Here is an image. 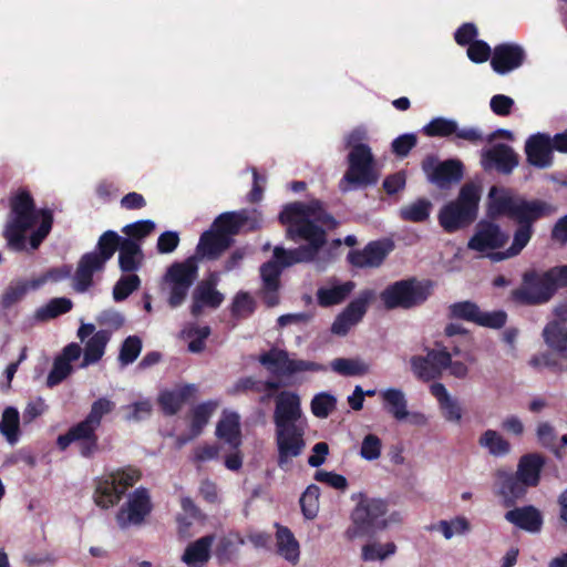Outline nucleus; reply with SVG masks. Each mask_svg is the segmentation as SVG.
Instances as JSON below:
<instances>
[{"label":"nucleus","mask_w":567,"mask_h":567,"mask_svg":"<svg viewBox=\"0 0 567 567\" xmlns=\"http://www.w3.org/2000/svg\"><path fill=\"white\" fill-rule=\"evenodd\" d=\"M488 198L489 216H506L516 225L511 246L505 251L489 254L493 261L518 256L533 238L535 223L548 217L554 210L545 200L514 196L496 186L489 189Z\"/></svg>","instance_id":"obj_1"},{"label":"nucleus","mask_w":567,"mask_h":567,"mask_svg":"<svg viewBox=\"0 0 567 567\" xmlns=\"http://www.w3.org/2000/svg\"><path fill=\"white\" fill-rule=\"evenodd\" d=\"M277 465L288 470L292 460L299 457L306 449L307 420L301 409L300 396L292 391H281L275 396L272 414Z\"/></svg>","instance_id":"obj_2"},{"label":"nucleus","mask_w":567,"mask_h":567,"mask_svg":"<svg viewBox=\"0 0 567 567\" xmlns=\"http://www.w3.org/2000/svg\"><path fill=\"white\" fill-rule=\"evenodd\" d=\"M559 288H567V265L545 271L528 269L522 275L520 286L511 291V299L520 306H540L550 301Z\"/></svg>","instance_id":"obj_3"},{"label":"nucleus","mask_w":567,"mask_h":567,"mask_svg":"<svg viewBox=\"0 0 567 567\" xmlns=\"http://www.w3.org/2000/svg\"><path fill=\"white\" fill-rule=\"evenodd\" d=\"M481 190L473 183L464 184L456 199L445 204L439 212V224L444 231L452 234L472 225L478 214Z\"/></svg>","instance_id":"obj_4"},{"label":"nucleus","mask_w":567,"mask_h":567,"mask_svg":"<svg viewBox=\"0 0 567 567\" xmlns=\"http://www.w3.org/2000/svg\"><path fill=\"white\" fill-rule=\"evenodd\" d=\"M348 168L339 188L342 193L375 186L380 178L374 155L369 145H357L348 153Z\"/></svg>","instance_id":"obj_5"},{"label":"nucleus","mask_w":567,"mask_h":567,"mask_svg":"<svg viewBox=\"0 0 567 567\" xmlns=\"http://www.w3.org/2000/svg\"><path fill=\"white\" fill-rule=\"evenodd\" d=\"M359 502L351 513V525L346 530V537L353 540L358 537L372 536L378 530L388 528V503L381 498H372L360 493Z\"/></svg>","instance_id":"obj_6"},{"label":"nucleus","mask_w":567,"mask_h":567,"mask_svg":"<svg viewBox=\"0 0 567 567\" xmlns=\"http://www.w3.org/2000/svg\"><path fill=\"white\" fill-rule=\"evenodd\" d=\"M11 218L4 228L8 246L16 251L27 248L25 233L33 227L38 219L35 204L28 190H20L11 198Z\"/></svg>","instance_id":"obj_7"},{"label":"nucleus","mask_w":567,"mask_h":567,"mask_svg":"<svg viewBox=\"0 0 567 567\" xmlns=\"http://www.w3.org/2000/svg\"><path fill=\"white\" fill-rule=\"evenodd\" d=\"M301 215L298 206L284 207L278 219L282 225L287 226V238L293 241H307L306 245H301L300 247L306 248L310 255L317 258L320 250L327 244V233L321 226L317 225L315 220Z\"/></svg>","instance_id":"obj_8"},{"label":"nucleus","mask_w":567,"mask_h":567,"mask_svg":"<svg viewBox=\"0 0 567 567\" xmlns=\"http://www.w3.org/2000/svg\"><path fill=\"white\" fill-rule=\"evenodd\" d=\"M425 355H412L410 359L411 371L422 382H430L442 378L443 371L450 369V373L458 379H464L468 368L461 361H452V353L446 348L425 349Z\"/></svg>","instance_id":"obj_9"},{"label":"nucleus","mask_w":567,"mask_h":567,"mask_svg":"<svg viewBox=\"0 0 567 567\" xmlns=\"http://www.w3.org/2000/svg\"><path fill=\"white\" fill-rule=\"evenodd\" d=\"M431 280L408 278L390 284L381 293L380 299L386 310H409L423 305L432 295Z\"/></svg>","instance_id":"obj_10"},{"label":"nucleus","mask_w":567,"mask_h":567,"mask_svg":"<svg viewBox=\"0 0 567 567\" xmlns=\"http://www.w3.org/2000/svg\"><path fill=\"white\" fill-rule=\"evenodd\" d=\"M197 274L198 267L194 257L182 262H174L168 267L164 280L169 288L167 303L171 308L174 309L183 305Z\"/></svg>","instance_id":"obj_11"},{"label":"nucleus","mask_w":567,"mask_h":567,"mask_svg":"<svg viewBox=\"0 0 567 567\" xmlns=\"http://www.w3.org/2000/svg\"><path fill=\"white\" fill-rule=\"evenodd\" d=\"M262 215L256 208H243L234 212H225L218 215L212 224L219 234L228 239L238 235L241 230L256 231L261 228Z\"/></svg>","instance_id":"obj_12"},{"label":"nucleus","mask_w":567,"mask_h":567,"mask_svg":"<svg viewBox=\"0 0 567 567\" xmlns=\"http://www.w3.org/2000/svg\"><path fill=\"white\" fill-rule=\"evenodd\" d=\"M97 430V426L83 419L64 434L58 436L56 446L59 450L65 451L75 443L82 457L92 458L100 451Z\"/></svg>","instance_id":"obj_13"},{"label":"nucleus","mask_w":567,"mask_h":567,"mask_svg":"<svg viewBox=\"0 0 567 567\" xmlns=\"http://www.w3.org/2000/svg\"><path fill=\"white\" fill-rule=\"evenodd\" d=\"M153 504L147 488L138 487L128 495L127 501L116 513V522L121 528H127L131 525L140 526L151 514Z\"/></svg>","instance_id":"obj_14"},{"label":"nucleus","mask_w":567,"mask_h":567,"mask_svg":"<svg viewBox=\"0 0 567 567\" xmlns=\"http://www.w3.org/2000/svg\"><path fill=\"white\" fill-rule=\"evenodd\" d=\"M259 362L270 372L281 375H292L305 371H321L323 368L316 362L290 359L286 350L270 349L259 355Z\"/></svg>","instance_id":"obj_15"},{"label":"nucleus","mask_w":567,"mask_h":567,"mask_svg":"<svg viewBox=\"0 0 567 567\" xmlns=\"http://www.w3.org/2000/svg\"><path fill=\"white\" fill-rule=\"evenodd\" d=\"M422 169L429 181L441 189L458 183L464 175V166L458 159L437 162L435 157L429 156L422 162Z\"/></svg>","instance_id":"obj_16"},{"label":"nucleus","mask_w":567,"mask_h":567,"mask_svg":"<svg viewBox=\"0 0 567 567\" xmlns=\"http://www.w3.org/2000/svg\"><path fill=\"white\" fill-rule=\"evenodd\" d=\"M393 249L394 243L389 238L372 240L361 250H350L347 260L355 268H378Z\"/></svg>","instance_id":"obj_17"},{"label":"nucleus","mask_w":567,"mask_h":567,"mask_svg":"<svg viewBox=\"0 0 567 567\" xmlns=\"http://www.w3.org/2000/svg\"><path fill=\"white\" fill-rule=\"evenodd\" d=\"M423 133L429 137H450L452 135H455V137L467 141L475 145L484 141L483 134L478 128H458V124L456 121L441 116L431 120L423 127Z\"/></svg>","instance_id":"obj_18"},{"label":"nucleus","mask_w":567,"mask_h":567,"mask_svg":"<svg viewBox=\"0 0 567 567\" xmlns=\"http://www.w3.org/2000/svg\"><path fill=\"white\" fill-rule=\"evenodd\" d=\"M525 49L517 43L505 42L494 47L491 66L499 75L508 74L519 69L526 61Z\"/></svg>","instance_id":"obj_19"},{"label":"nucleus","mask_w":567,"mask_h":567,"mask_svg":"<svg viewBox=\"0 0 567 567\" xmlns=\"http://www.w3.org/2000/svg\"><path fill=\"white\" fill-rule=\"evenodd\" d=\"M481 164L484 171L495 169L501 174L508 175L518 165V155L512 146L497 143L482 151Z\"/></svg>","instance_id":"obj_20"},{"label":"nucleus","mask_w":567,"mask_h":567,"mask_svg":"<svg viewBox=\"0 0 567 567\" xmlns=\"http://www.w3.org/2000/svg\"><path fill=\"white\" fill-rule=\"evenodd\" d=\"M524 151L526 161L536 168H548L554 164V147L548 133H535L528 136Z\"/></svg>","instance_id":"obj_21"},{"label":"nucleus","mask_w":567,"mask_h":567,"mask_svg":"<svg viewBox=\"0 0 567 567\" xmlns=\"http://www.w3.org/2000/svg\"><path fill=\"white\" fill-rule=\"evenodd\" d=\"M508 236L493 221H480L475 234L468 240L467 247L472 250L485 252L505 246Z\"/></svg>","instance_id":"obj_22"},{"label":"nucleus","mask_w":567,"mask_h":567,"mask_svg":"<svg viewBox=\"0 0 567 567\" xmlns=\"http://www.w3.org/2000/svg\"><path fill=\"white\" fill-rule=\"evenodd\" d=\"M272 259L260 266V278L262 281L261 298L268 308L276 307L279 303L280 276L282 269L280 265Z\"/></svg>","instance_id":"obj_23"},{"label":"nucleus","mask_w":567,"mask_h":567,"mask_svg":"<svg viewBox=\"0 0 567 567\" xmlns=\"http://www.w3.org/2000/svg\"><path fill=\"white\" fill-rule=\"evenodd\" d=\"M105 265L106 261L93 251L82 255L73 277L74 289L78 292H85L89 290V288L93 285L94 274L103 271Z\"/></svg>","instance_id":"obj_24"},{"label":"nucleus","mask_w":567,"mask_h":567,"mask_svg":"<svg viewBox=\"0 0 567 567\" xmlns=\"http://www.w3.org/2000/svg\"><path fill=\"white\" fill-rule=\"evenodd\" d=\"M212 280L202 281L193 292L190 313L197 318L202 315L204 307L217 309L224 301V295L215 288Z\"/></svg>","instance_id":"obj_25"},{"label":"nucleus","mask_w":567,"mask_h":567,"mask_svg":"<svg viewBox=\"0 0 567 567\" xmlns=\"http://www.w3.org/2000/svg\"><path fill=\"white\" fill-rule=\"evenodd\" d=\"M233 241L210 227L200 235L196 254L202 258L216 260L231 246Z\"/></svg>","instance_id":"obj_26"},{"label":"nucleus","mask_w":567,"mask_h":567,"mask_svg":"<svg viewBox=\"0 0 567 567\" xmlns=\"http://www.w3.org/2000/svg\"><path fill=\"white\" fill-rule=\"evenodd\" d=\"M495 477L499 487L498 493L504 497L506 506H513L517 499L523 498L529 487L516 474L505 470H497Z\"/></svg>","instance_id":"obj_27"},{"label":"nucleus","mask_w":567,"mask_h":567,"mask_svg":"<svg viewBox=\"0 0 567 567\" xmlns=\"http://www.w3.org/2000/svg\"><path fill=\"white\" fill-rule=\"evenodd\" d=\"M124 494L109 474L95 480L93 501L102 509H109L120 503Z\"/></svg>","instance_id":"obj_28"},{"label":"nucleus","mask_w":567,"mask_h":567,"mask_svg":"<svg viewBox=\"0 0 567 567\" xmlns=\"http://www.w3.org/2000/svg\"><path fill=\"white\" fill-rule=\"evenodd\" d=\"M505 519L520 529L538 533L543 526L542 513L534 506L527 505L506 512Z\"/></svg>","instance_id":"obj_29"},{"label":"nucleus","mask_w":567,"mask_h":567,"mask_svg":"<svg viewBox=\"0 0 567 567\" xmlns=\"http://www.w3.org/2000/svg\"><path fill=\"white\" fill-rule=\"evenodd\" d=\"M545 457L538 453L523 455L517 464L516 475L529 487L538 486Z\"/></svg>","instance_id":"obj_30"},{"label":"nucleus","mask_w":567,"mask_h":567,"mask_svg":"<svg viewBox=\"0 0 567 567\" xmlns=\"http://www.w3.org/2000/svg\"><path fill=\"white\" fill-rule=\"evenodd\" d=\"M195 391L196 388L194 384H185L175 391H164L158 396V404L164 414L175 415Z\"/></svg>","instance_id":"obj_31"},{"label":"nucleus","mask_w":567,"mask_h":567,"mask_svg":"<svg viewBox=\"0 0 567 567\" xmlns=\"http://www.w3.org/2000/svg\"><path fill=\"white\" fill-rule=\"evenodd\" d=\"M384 410L398 421L405 420L410 414L408 401L401 389L389 388L380 392Z\"/></svg>","instance_id":"obj_32"},{"label":"nucleus","mask_w":567,"mask_h":567,"mask_svg":"<svg viewBox=\"0 0 567 567\" xmlns=\"http://www.w3.org/2000/svg\"><path fill=\"white\" fill-rule=\"evenodd\" d=\"M215 540V535L209 534L205 535L197 540L190 543L183 556L182 560L188 566H196L198 564H206L210 558V550L213 543Z\"/></svg>","instance_id":"obj_33"},{"label":"nucleus","mask_w":567,"mask_h":567,"mask_svg":"<svg viewBox=\"0 0 567 567\" xmlns=\"http://www.w3.org/2000/svg\"><path fill=\"white\" fill-rule=\"evenodd\" d=\"M355 284L348 280L332 287H321L317 290V301L320 307L328 308L342 303L353 291Z\"/></svg>","instance_id":"obj_34"},{"label":"nucleus","mask_w":567,"mask_h":567,"mask_svg":"<svg viewBox=\"0 0 567 567\" xmlns=\"http://www.w3.org/2000/svg\"><path fill=\"white\" fill-rule=\"evenodd\" d=\"M216 435L233 447L241 443L239 415L235 412L225 413L216 426Z\"/></svg>","instance_id":"obj_35"},{"label":"nucleus","mask_w":567,"mask_h":567,"mask_svg":"<svg viewBox=\"0 0 567 567\" xmlns=\"http://www.w3.org/2000/svg\"><path fill=\"white\" fill-rule=\"evenodd\" d=\"M277 553L286 560L296 564L299 560L300 547L292 532L286 526H277Z\"/></svg>","instance_id":"obj_36"},{"label":"nucleus","mask_w":567,"mask_h":567,"mask_svg":"<svg viewBox=\"0 0 567 567\" xmlns=\"http://www.w3.org/2000/svg\"><path fill=\"white\" fill-rule=\"evenodd\" d=\"M118 251V266L123 272H132L138 269L143 251L137 241L128 238L123 239Z\"/></svg>","instance_id":"obj_37"},{"label":"nucleus","mask_w":567,"mask_h":567,"mask_svg":"<svg viewBox=\"0 0 567 567\" xmlns=\"http://www.w3.org/2000/svg\"><path fill=\"white\" fill-rule=\"evenodd\" d=\"M110 339L111 333L107 330L96 331L85 343L82 367L99 362Z\"/></svg>","instance_id":"obj_38"},{"label":"nucleus","mask_w":567,"mask_h":567,"mask_svg":"<svg viewBox=\"0 0 567 567\" xmlns=\"http://www.w3.org/2000/svg\"><path fill=\"white\" fill-rule=\"evenodd\" d=\"M274 261H277V265H280V268L284 270L285 268L291 267L296 264L311 262L316 258L308 252V250L302 247H297L293 249H286L281 246H276L272 251Z\"/></svg>","instance_id":"obj_39"},{"label":"nucleus","mask_w":567,"mask_h":567,"mask_svg":"<svg viewBox=\"0 0 567 567\" xmlns=\"http://www.w3.org/2000/svg\"><path fill=\"white\" fill-rule=\"evenodd\" d=\"M543 337L550 349L567 359V329L558 322H549L544 328Z\"/></svg>","instance_id":"obj_40"},{"label":"nucleus","mask_w":567,"mask_h":567,"mask_svg":"<svg viewBox=\"0 0 567 567\" xmlns=\"http://www.w3.org/2000/svg\"><path fill=\"white\" fill-rule=\"evenodd\" d=\"M0 433L11 445L16 444L20 437V414L13 406H7L0 421Z\"/></svg>","instance_id":"obj_41"},{"label":"nucleus","mask_w":567,"mask_h":567,"mask_svg":"<svg viewBox=\"0 0 567 567\" xmlns=\"http://www.w3.org/2000/svg\"><path fill=\"white\" fill-rule=\"evenodd\" d=\"M478 444L493 456H505L511 452V443L495 430H486L478 439Z\"/></svg>","instance_id":"obj_42"},{"label":"nucleus","mask_w":567,"mask_h":567,"mask_svg":"<svg viewBox=\"0 0 567 567\" xmlns=\"http://www.w3.org/2000/svg\"><path fill=\"white\" fill-rule=\"evenodd\" d=\"M32 285V279H19L11 281L0 298L1 307L3 309H9L17 302L21 301L29 290H33Z\"/></svg>","instance_id":"obj_43"},{"label":"nucleus","mask_w":567,"mask_h":567,"mask_svg":"<svg viewBox=\"0 0 567 567\" xmlns=\"http://www.w3.org/2000/svg\"><path fill=\"white\" fill-rule=\"evenodd\" d=\"M123 239L125 238L121 237L116 231L106 230L99 237L93 252L107 262L120 249Z\"/></svg>","instance_id":"obj_44"},{"label":"nucleus","mask_w":567,"mask_h":567,"mask_svg":"<svg viewBox=\"0 0 567 567\" xmlns=\"http://www.w3.org/2000/svg\"><path fill=\"white\" fill-rule=\"evenodd\" d=\"M372 290H363L360 295L350 301L348 306L341 311L354 324H358L368 311L370 301L373 299Z\"/></svg>","instance_id":"obj_45"},{"label":"nucleus","mask_w":567,"mask_h":567,"mask_svg":"<svg viewBox=\"0 0 567 567\" xmlns=\"http://www.w3.org/2000/svg\"><path fill=\"white\" fill-rule=\"evenodd\" d=\"M72 307L73 302L69 298H52L47 305L35 311V318L40 321H48L69 312Z\"/></svg>","instance_id":"obj_46"},{"label":"nucleus","mask_w":567,"mask_h":567,"mask_svg":"<svg viewBox=\"0 0 567 567\" xmlns=\"http://www.w3.org/2000/svg\"><path fill=\"white\" fill-rule=\"evenodd\" d=\"M396 545L393 542L380 544L378 542L368 543L362 546L361 558L363 561L385 560L396 553Z\"/></svg>","instance_id":"obj_47"},{"label":"nucleus","mask_w":567,"mask_h":567,"mask_svg":"<svg viewBox=\"0 0 567 567\" xmlns=\"http://www.w3.org/2000/svg\"><path fill=\"white\" fill-rule=\"evenodd\" d=\"M125 495L130 487H133L141 478L142 472L133 465H126L107 473Z\"/></svg>","instance_id":"obj_48"},{"label":"nucleus","mask_w":567,"mask_h":567,"mask_svg":"<svg viewBox=\"0 0 567 567\" xmlns=\"http://www.w3.org/2000/svg\"><path fill=\"white\" fill-rule=\"evenodd\" d=\"M432 208V204L426 198H420L411 205L400 209V217L405 221L423 223L425 221Z\"/></svg>","instance_id":"obj_49"},{"label":"nucleus","mask_w":567,"mask_h":567,"mask_svg":"<svg viewBox=\"0 0 567 567\" xmlns=\"http://www.w3.org/2000/svg\"><path fill=\"white\" fill-rule=\"evenodd\" d=\"M216 408V403L214 402H205L196 405L192 412V421H190V432L192 436H198L206 424L208 423L214 410Z\"/></svg>","instance_id":"obj_50"},{"label":"nucleus","mask_w":567,"mask_h":567,"mask_svg":"<svg viewBox=\"0 0 567 567\" xmlns=\"http://www.w3.org/2000/svg\"><path fill=\"white\" fill-rule=\"evenodd\" d=\"M320 488L316 484H310L300 497V507L307 519H312L319 511Z\"/></svg>","instance_id":"obj_51"},{"label":"nucleus","mask_w":567,"mask_h":567,"mask_svg":"<svg viewBox=\"0 0 567 567\" xmlns=\"http://www.w3.org/2000/svg\"><path fill=\"white\" fill-rule=\"evenodd\" d=\"M39 216L41 217L40 226L31 233L29 238V244L31 249L35 250L40 247L42 241L48 237L52 229L53 225V213L52 210L45 208L39 212Z\"/></svg>","instance_id":"obj_52"},{"label":"nucleus","mask_w":567,"mask_h":567,"mask_svg":"<svg viewBox=\"0 0 567 567\" xmlns=\"http://www.w3.org/2000/svg\"><path fill=\"white\" fill-rule=\"evenodd\" d=\"M143 344L137 336H128L121 344L118 362L122 367L132 364L140 355Z\"/></svg>","instance_id":"obj_53"},{"label":"nucleus","mask_w":567,"mask_h":567,"mask_svg":"<svg viewBox=\"0 0 567 567\" xmlns=\"http://www.w3.org/2000/svg\"><path fill=\"white\" fill-rule=\"evenodd\" d=\"M331 369L340 375L354 377L364 375L368 372V365L359 360L338 358L331 362Z\"/></svg>","instance_id":"obj_54"},{"label":"nucleus","mask_w":567,"mask_h":567,"mask_svg":"<svg viewBox=\"0 0 567 567\" xmlns=\"http://www.w3.org/2000/svg\"><path fill=\"white\" fill-rule=\"evenodd\" d=\"M480 307L473 301H458L449 307V317L451 319H461L475 323L480 315Z\"/></svg>","instance_id":"obj_55"},{"label":"nucleus","mask_w":567,"mask_h":567,"mask_svg":"<svg viewBox=\"0 0 567 567\" xmlns=\"http://www.w3.org/2000/svg\"><path fill=\"white\" fill-rule=\"evenodd\" d=\"M256 303L252 297L246 291H239L234 297L230 312L236 319L247 318L254 313Z\"/></svg>","instance_id":"obj_56"},{"label":"nucleus","mask_w":567,"mask_h":567,"mask_svg":"<svg viewBox=\"0 0 567 567\" xmlns=\"http://www.w3.org/2000/svg\"><path fill=\"white\" fill-rule=\"evenodd\" d=\"M141 279L137 275L131 274L121 277L113 287V298L116 302L125 300L131 293L140 288Z\"/></svg>","instance_id":"obj_57"},{"label":"nucleus","mask_w":567,"mask_h":567,"mask_svg":"<svg viewBox=\"0 0 567 567\" xmlns=\"http://www.w3.org/2000/svg\"><path fill=\"white\" fill-rule=\"evenodd\" d=\"M114 409L115 403L113 401L107 398H100L92 403L91 410L84 419L100 427L102 419L113 412Z\"/></svg>","instance_id":"obj_58"},{"label":"nucleus","mask_w":567,"mask_h":567,"mask_svg":"<svg viewBox=\"0 0 567 567\" xmlns=\"http://www.w3.org/2000/svg\"><path fill=\"white\" fill-rule=\"evenodd\" d=\"M72 372V365L61 355H58L47 378V385L53 388L65 380Z\"/></svg>","instance_id":"obj_59"},{"label":"nucleus","mask_w":567,"mask_h":567,"mask_svg":"<svg viewBox=\"0 0 567 567\" xmlns=\"http://www.w3.org/2000/svg\"><path fill=\"white\" fill-rule=\"evenodd\" d=\"M71 271L72 267L70 265L50 268L40 277L32 279V289H39L48 281L59 282L64 280L71 276Z\"/></svg>","instance_id":"obj_60"},{"label":"nucleus","mask_w":567,"mask_h":567,"mask_svg":"<svg viewBox=\"0 0 567 567\" xmlns=\"http://www.w3.org/2000/svg\"><path fill=\"white\" fill-rule=\"evenodd\" d=\"M336 398L329 393H319L311 400V412L315 416L324 419L336 408Z\"/></svg>","instance_id":"obj_61"},{"label":"nucleus","mask_w":567,"mask_h":567,"mask_svg":"<svg viewBox=\"0 0 567 567\" xmlns=\"http://www.w3.org/2000/svg\"><path fill=\"white\" fill-rule=\"evenodd\" d=\"M155 230V224L152 220H138L123 227L122 231L127 236L126 238L138 241Z\"/></svg>","instance_id":"obj_62"},{"label":"nucleus","mask_w":567,"mask_h":567,"mask_svg":"<svg viewBox=\"0 0 567 567\" xmlns=\"http://www.w3.org/2000/svg\"><path fill=\"white\" fill-rule=\"evenodd\" d=\"M506 321L507 313L504 310L487 312L480 309L475 324L489 329H501L505 326Z\"/></svg>","instance_id":"obj_63"},{"label":"nucleus","mask_w":567,"mask_h":567,"mask_svg":"<svg viewBox=\"0 0 567 567\" xmlns=\"http://www.w3.org/2000/svg\"><path fill=\"white\" fill-rule=\"evenodd\" d=\"M417 138L413 133H406L398 136L391 144V151L398 157H406L411 150L416 146Z\"/></svg>","instance_id":"obj_64"}]
</instances>
